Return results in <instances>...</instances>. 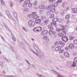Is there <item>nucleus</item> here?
<instances>
[{
	"label": "nucleus",
	"mask_w": 77,
	"mask_h": 77,
	"mask_svg": "<svg viewBox=\"0 0 77 77\" xmlns=\"http://www.w3.org/2000/svg\"><path fill=\"white\" fill-rule=\"evenodd\" d=\"M75 45H77V40H74L73 41Z\"/></svg>",
	"instance_id": "nucleus-41"
},
{
	"label": "nucleus",
	"mask_w": 77,
	"mask_h": 77,
	"mask_svg": "<svg viewBox=\"0 0 77 77\" xmlns=\"http://www.w3.org/2000/svg\"><path fill=\"white\" fill-rule=\"evenodd\" d=\"M55 50L56 51H58V50H60L58 47L55 48Z\"/></svg>",
	"instance_id": "nucleus-54"
},
{
	"label": "nucleus",
	"mask_w": 77,
	"mask_h": 77,
	"mask_svg": "<svg viewBox=\"0 0 77 77\" xmlns=\"http://www.w3.org/2000/svg\"><path fill=\"white\" fill-rule=\"evenodd\" d=\"M54 14H51L50 16V18H53V17H54Z\"/></svg>",
	"instance_id": "nucleus-49"
},
{
	"label": "nucleus",
	"mask_w": 77,
	"mask_h": 77,
	"mask_svg": "<svg viewBox=\"0 0 77 77\" xmlns=\"http://www.w3.org/2000/svg\"><path fill=\"white\" fill-rule=\"evenodd\" d=\"M2 15H3V14H2V13L0 12V16H2Z\"/></svg>",
	"instance_id": "nucleus-62"
},
{
	"label": "nucleus",
	"mask_w": 77,
	"mask_h": 77,
	"mask_svg": "<svg viewBox=\"0 0 77 77\" xmlns=\"http://www.w3.org/2000/svg\"><path fill=\"white\" fill-rule=\"evenodd\" d=\"M11 37L12 38V39L13 40V41H14V42H15V37H14V35H13L11 34Z\"/></svg>",
	"instance_id": "nucleus-26"
},
{
	"label": "nucleus",
	"mask_w": 77,
	"mask_h": 77,
	"mask_svg": "<svg viewBox=\"0 0 77 77\" xmlns=\"http://www.w3.org/2000/svg\"><path fill=\"white\" fill-rule=\"evenodd\" d=\"M33 18L34 19H37V18H39V17H38V15L36 14V15H33Z\"/></svg>",
	"instance_id": "nucleus-18"
},
{
	"label": "nucleus",
	"mask_w": 77,
	"mask_h": 77,
	"mask_svg": "<svg viewBox=\"0 0 77 77\" xmlns=\"http://www.w3.org/2000/svg\"><path fill=\"white\" fill-rule=\"evenodd\" d=\"M62 0H58L57 2V3H62Z\"/></svg>",
	"instance_id": "nucleus-42"
},
{
	"label": "nucleus",
	"mask_w": 77,
	"mask_h": 77,
	"mask_svg": "<svg viewBox=\"0 0 77 77\" xmlns=\"http://www.w3.org/2000/svg\"><path fill=\"white\" fill-rule=\"evenodd\" d=\"M69 23V20H67V23L68 24V23Z\"/></svg>",
	"instance_id": "nucleus-63"
},
{
	"label": "nucleus",
	"mask_w": 77,
	"mask_h": 77,
	"mask_svg": "<svg viewBox=\"0 0 77 77\" xmlns=\"http://www.w3.org/2000/svg\"><path fill=\"white\" fill-rule=\"evenodd\" d=\"M69 39L70 40H72V39H74V37L72 36L70 37Z\"/></svg>",
	"instance_id": "nucleus-46"
},
{
	"label": "nucleus",
	"mask_w": 77,
	"mask_h": 77,
	"mask_svg": "<svg viewBox=\"0 0 77 77\" xmlns=\"http://www.w3.org/2000/svg\"><path fill=\"white\" fill-rule=\"evenodd\" d=\"M37 5H38V1H35L33 5L34 6H36Z\"/></svg>",
	"instance_id": "nucleus-31"
},
{
	"label": "nucleus",
	"mask_w": 77,
	"mask_h": 77,
	"mask_svg": "<svg viewBox=\"0 0 77 77\" xmlns=\"http://www.w3.org/2000/svg\"><path fill=\"white\" fill-rule=\"evenodd\" d=\"M48 22H49V20H47L44 22L43 23L44 25L46 26V25L48 24Z\"/></svg>",
	"instance_id": "nucleus-15"
},
{
	"label": "nucleus",
	"mask_w": 77,
	"mask_h": 77,
	"mask_svg": "<svg viewBox=\"0 0 77 77\" xmlns=\"http://www.w3.org/2000/svg\"><path fill=\"white\" fill-rule=\"evenodd\" d=\"M69 7H67L66 8V11H68V10H69Z\"/></svg>",
	"instance_id": "nucleus-56"
},
{
	"label": "nucleus",
	"mask_w": 77,
	"mask_h": 77,
	"mask_svg": "<svg viewBox=\"0 0 77 77\" xmlns=\"http://www.w3.org/2000/svg\"><path fill=\"white\" fill-rule=\"evenodd\" d=\"M61 58H63V55H61Z\"/></svg>",
	"instance_id": "nucleus-64"
},
{
	"label": "nucleus",
	"mask_w": 77,
	"mask_h": 77,
	"mask_svg": "<svg viewBox=\"0 0 77 77\" xmlns=\"http://www.w3.org/2000/svg\"><path fill=\"white\" fill-rule=\"evenodd\" d=\"M1 3L2 5H5V3L3 1V0H1Z\"/></svg>",
	"instance_id": "nucleus-34"
},
{
	"label": "nucleus",
	"mask_w": 77,
	"mask_h": 77,
	"mask_svg": "<svg viewBox=\"0 0 77 77\" xmlns=\"http://www.w3.org/2000/svg\"><path fill=\"white\" fill-rule=\"evenodd\" d=\"M32 17V15L31 14H28V17H29V18H31Z\"/></svg>",
	"instance_id": "nucleus-48"
},
{
	"label": "nucleus",
	"mask_w": 77,
	"mask_h": 77,
	"mask_svg": "<svg viewBox=\"0 0 77 77\" xmlns=\"http://www.w3.org/2000/svg\"><path fill=\"white\" fill-rule=\"evenodd\" d=\"M65 2H63L62 4V6L63 7H64V6H65Z\"/></svg>",
	"instance_id": "nucleus-58"
},
{
	"label": "nucleus",
	"mask_w": 77,
	"mask_h": 77,
	"mask_svg": "<svg viewBox=\"0 0 77 77\" xmlns=\"http://www.w3.org/2000/svg\"><path fill=\"white\" fill-rule=\"evenodd\" d=\"M44 39H46V42H49V38H48V37L47 36H44L43 37Z\"/></svg>",
	"instance_id": "nucleus-14"
},
{
	"label": "nucleus",
	"mask_w": 77,
	"mask_h": 77,
	"mask_svg": "<svg viewBox=\"0 0 77 77\" xmlns=\"http://www.w3.org/2000/svg\"><path fill=\"white\" fill-rule=\"evenodd\" d=\"M33 5V4L32 3H29L28 4V6L29 8H32V6Z\"/></svg>",
	"instance_id": "nucleus-25"
},
{
	"label": "nucleus",
	"mask_w": 77,
	"mask_h": 77,
	"mask_svg": "<svg viewBox=\"0 0 77 77\" xmlns=\"http://www.w3.org/2000/svg\"><path fill=\"white\" fill-rule=\"evenodd\" d=\"M38 8L42 9H47V7L45 5H42L38 7Z\"/></svg>",
	"instance_id": "nucleus-8"
},
{
	"label": "nucleus",
	"mask_w": 77,
	"mask_h": 77,
	"mask_svg": "<svg viewBox=\"0 0 77 77\" xmlns=\"http://www.w3.org/2000/svg\"><path fill=\"white\" fill-rule=\"evenodd\" d=\"M24 12H28V8H24Z\"/></svg>",
	"instance_id": "nucleus-37"
},
{
	"label": "nucleus",
	"mask_w": 77,
	"mask_h": 77,
	"mask_svg": "<svg viewBox=\"0 0 77 77\" xmlns=\"http://www.w3.org/2000/svg\"><path fill=\"white\" fill-rule=\"evenodd\" d=\"M60 15H61L62 16H64V15H65V12L64 11H62L61 12Z\"/></svg>",
	"instance_id": "nucleus-28"
},
{
	"label": "nucleus",
	"mask_w": 77,
	"mask_h": 77,
	"mask_svg": "<svg viewBox=\"0 0 77 77\" xmlns=\"http://www.w3.org/2000/svg\"><path fill=\"white\" fill-rule=\"evenodd\" d=\"M68 47L69 48H71V49H73L74 47V45L72 43L69 44L68 46Z\"/></svg>",
	"instance_id": "nucleus-13"
},
{
	"label": "nucleus",
	"mask_w": 77,
	"mask_h": 77,
	"mask_svg": "<svg viewBox=\"0 0 77 77\" xmlns=\"http://www.w3.org/2000/svg\"><path fill=\"white\" fill-rule=\"evenodd\" d=\"M50 11H47L46 12V14H47V15H51V12H53L52 11H51L50 10Z\"/></svg>",
	"instance_id": "nucleus-24"
},
{
	"label": "nucleus",
	"mask_w": 77,
	"mask_h": 77,
	"mask_svg": "<svg viewBox=\"0 0 77 77\" xmlns=\"http://www.w3.org/2000/svg\"><path fill=\"white\" fill-rule=\"evenodd\" d=\"M55 0H49V2L50 3H53L54 2Z\"/></svg>",
	"instance_id": "nucleus-50"
},
{
	"label": "nucleus",
	"mask_w": 77,
	"mask_h": 77,
	"mask_svg": "<svg viewBox=\"0 0 77 77\" xmlns=\"http://www.w3.org/2000/svg\"><path fill=\"white\" fill-rule=\"evenodd\" d=\"M62 40L63 42H66L68 41V37H67V36H65L62 38Z\"/></svg>",
	"instance_id": "nucleus-6"
},
{
	"label": "nucleus",
	"mask_w": 77,
	"mask_h": 77,
	"mask_svg": "<svg viewBox=\"0 0 77 77\" xmlns=\"http://www.w3.org/2000/svg\"><path fill=\"white\" fill-rule=\"evenodd\" d=\"M26 62H27V63L29 64V65H30V63H29V62L27 60H26Z\"/></svg>",
	"instance_id": "nucleus-60"
},
{
	"label": "nucleus",
	"mask_w": 77,
	"mask_h": 77,
	"mask_svg": "<svg viewBox=\"0 0 77 77\" xmlns=\"http://www.w3.org/2000/svg\"><path fill=\"white\" fill-rule=\"evenodd\" d=\"M64 55L66 57H69V53L68 52H65L64 53Z\"/></svg>",
	"instance_id": "nucleus-17"
},
{
	"label": "nucleus",
	"mask_w": 77,
	"mask_h": 77,
	"mask_svg": "<svg viewBox=\"0 0 77 77\" xmlns=\"http://www.w3.org/2000/svg\"><path fill=\"white\" fill-rule=\"evenodd\" d=\"M58 19L57 18H55L52 20L53 23H51V26H54L56 24V21H57Z\"/></svg>",
	"instance_id": "nucleus-4"
},
{
	"label": "nucleus",
	"mask_w": 77,
	"mask_h": 77,
	"mask_svg": "<svg viewBox=\"0 0 77 77\" xmlns=\"http://www.w3.org/2000/svg\"><path fill=\"white\" fill-rule=\"evenodd\" d=\"M48 27L49 29H53V26H52L51 25H49L48 26Z\"/></svg>",
	"instance_id": "nucleus-32"
},
{
	"label": "nucleus",
	"mask_w": 77,
	"mask_h": 77,
	"mask_svg": "<svg viewBox=\"0 0 77 77\" xmlns=\"http://www.w3.org/2000/svg\"><path fill=\"white\" fill-rule=\"evenodd\" d=\"M39 13L40 14H44V10H41L39 11Z\"/></svg>",
	"instance_id": "nucleus-29"
},
{
	"label": "nucleus",
	"mask_w": 77,
	"mask_h": 77,
	"mask_svg": "<svg viewBox=\"0 0 77 77\" xmlns=\"http://www.w3.org/2000/svg\"><path fill=\"white\" fill-rule=\"evenodd\" d=\"M70 17V15L69 14H67L66 15V16L65 17V19L66 20H67V19H69V17Z\"/></svg>",
	"instance_id": "nucleus-21"
},
{
	"label": "nucleus",
	"mask_w": 77,
	"mask_h": 77,
	"mask_svg": "<svg viewBox=\"0 0 77 77\" xmlns=\"http://www.w3.org/2000/svg\"><path fill=\"white\" fill-rule=\"evenodd\" d=\"M0 65H3V62H0Z\"/></svg>",
	"instance_id": "nucleus-61"
},
{
	"label": "nucleus",
	"mask_w": 77,
	"mask_h": 77,
	"mask_svg": "<svg viewBox=\"0 0 77 77\" xmlns=\"http://www.w3.org/2000/svg\"><path fill=\"white\" fill-rule=\"evenodd\" d=\"M32 14L33 15H37V12H33L32 13Z\"/></svg>",
	"instance_id": "nucleus-33"
},
{
	"label": "nucleus",
	"mask_w": 77,
	"mask_h": 77,
	"mask_svg": "<svg viewBox=\"0 0 77 77\" xmlns=\"http://www.w3.org/2000/svg\"><path fill=\"white\" fill-rule=\"evenodd\" d=\"M76 63H75V62H73L72 64V66H73V67H75L76 66Z\"/></svg>",
	"instance_id": "nucleus-22"
},
{
	"label": "nucleus",
	"mask_w": 77,
	"mask_h": 77,
	"mask_svg": "<svg viewBox=\"0 0 77 77\" xmlns=\"http://www.w3.org/2000/svg\"><path fill=\"white\" fill-rule=\"evenodd\" d=\"M33 46L35 50H36V51L39 50V48H38V45L36 44H33Z\"/></svg>",
	"instance_id": "nucleus-7"
},
{
	"label": "nucleus",
	"mask_w": 77,
	"mask_h": 77,
	"mask_svg": "<svg viewBox=\"0 0 77 77\" xmlns=\"http://www.w3.org/2000/svg\"><path fill=\"white\" fill-rule=\"evenodd\" d=\"M41 19L42 20H44L45 19V17L44 16H42L41 17Z\"/></svg>",
	"instance_id": "nucleus-43"
},
{
	"label": "nucleus",
	"mask_w": 77,
	"mask_h": 77,
	"mask_svg": "<svg viewBox=\"0 0 77 77\" xmlns=\"http://www.w3.org/2000/svg\"><path fill=\"white\" fill-rule=\"evenodd\" d=\"M10 47H11V50H12V51H14V48H13V47L11 46V45H10Z\"/></svg>",
	"instance_id": "nucleus-52"
},
{
	"label": "nucleus",
	"mask_w": 77,
	"mask_h": 77,
	"mask_svg": "<svg viewBox=\"0 0 77 77\" xmlns=\"http://www.w3.org/2000/svg\"><path fill=\"white\" fill-rule=\"evenodd\" d=\"M69 48L67 46H66L65 48V50H67V51L68 50H69Z\"/></svg>",
	"instance_id": "nucleus-47"
},
{
	"label": "nucleus",
	"mask_w": 77,
	"mask_h": 77,
	"mask_svg": "<svg viewBox=\"0 0 77 77\" xmlns=\"http://www.w3.org/2000/svg\"><path fill=\"white\" fill-rule=\"evenodd\" d=\"M7 15L8 16V17H9L10 18H11V20H13V18L12 17V16H11V14H9Z\"/></svg>",
	"instance_id": "nucleus-35"
},
{
	"label": "nucleus",
	"mask_w": 77,
	"mask_h": 77,
	"mask_svg": "<svg viewBox=\"0 0 77 77\" xmlns=\"http://www.w3.org/2000/svg\"><path fill=\"white\" fill-rule=\"evenodd\" d=\"M35 22L36 24H41V19H37L35 21Z\"/></svg>",
	"instance_id": "nucleus-12"
},
{
	"label": "nucleus",
	"mask_w": 77,
	"mask_h": 77,
	"mask_svg": "<svg viewBox=\"0 0 77 77\" xmlns=\"http://www.w3.org/2000/svg\"><path fill=\"white\" fill-rule=\"evenodd\" d=\"M65 50L64 49H62L59 51V53H63V52H64Z\"/></svg>",
	"instance_id": "nucleus-20"
},
{
	"label": "nucleus",
	"mask_w": 77,
	"mask_h": 77,
	"mask_svg": "<svg viewBox=\"0 0 77 77\" xmlns=\"http://www.w3.org/2000/svg\"><path fill=\"white\" fill-rule=\"evenodd\" d=\"M68 32V30H66V29H64V31H62V33H64V34H66V33Z\"/></svg>",
	"instance_id": "nucleus-27"
},
{
	"label": "nucleus",
	"mask_w": 77,
	"mask_h": 77,
	"mask_svg": "<svg viewBox=\"0 0 77 77\" xmlns=\"http://www.w3.org/2000/svg\"><path fill=\"white\" fill-rule=\"evenodd\" d=\"M56 32L55 31H52V34H54V35L56 34Z\"/></svg>",
	"instance_id": "nucleus-59"
},
{
	"label": "nucleus",
	"mask_w": 77,
	"mask_h": 77,
	"mask_svg": "<svg viewBox=\"0 0 77 77\" xmlns=\"http://www.w3.org/2000/svg\"><path fill=\"white\" fill-rule=\"evenodd\" d=\"M32 51L33 52V53L35 54L37 56H38L39 58L41 59H43L44 57V56L43 54H40L38 51L35 52L33 50H32Z\"/></svg>",
	"instance_id": "nucleus-2"
},
{
	"label": "nucleus",
	"mask_w": 77,
	"mask_h": 77,
	"mask_svg": "<svg viewBox=\"0 0 77 77\" xmlns=\"http://www.w3.org/2000/svg\"><path fill=\"white\" fill-rule=\"evenodd\" d=\"M58 36L62 37L63 36V34H62V33H58Z\"/></svg>",
	"instance_id": "nucleus-19"
},
{
	"label": "nucleus",
	"mask_w": 77,
	"mask_h": 77,
	"mask_svg": "<svg viewBox=\"0 0 77 77\" xmlns=\"http://www.w3.org/2000/svg\"><path fill=\"white\" fill-rule=\"evenodd\" d=\"M30 2L29 0H27L25 2V4L23 5V7H26V5H27V4H29Z\"/></svg>",
	"instance_id": "nucleus-10"
},
{
	"label": "nucleus",
	"mask_w": 77,
	"mask_h": 77,
	"mask_svg": "<svg viewBox=\"0 0 77 77\" xmlns=\"http://www.w3.org/2000/svg\"><path fill=\"white\" fill-rule=\"evenodd\" d=\"M5 12L6 14H7V15H9V14H10V13H9V12L8 10H5Z\"/></svg>",
	"instance_id": "nucleus-38"
},
{
	"label": "nucleus",
	"mask_w": 77,
	"mask_h": 77,
	"mask_svg": "<svg viewBox=\"0 0 77 77\" xmlns=\"http://www.w3.org/2000/svg\"><path fill=\"white\" fill-rule=\"evenodd\" d=\"M48 33L50 35H53V31L51 30H50L49 31Z\"/></svg>",
	"instance_id": "nucleus-23"
},
{
	"label": "nucleus",
	"mask_w": 77,
	"mask_h": 77,
	"mask_svg": "<svg viewBox=\"0 0 77 77\" xmlns=\"http://www.w3.org/2000/svg\"><path fill=\"white\" fill-rule=\"evenodd\" d=\"M23 30L24 31H25V32H27V29L26 28H25V27H23Z\"/></svg>",
	"instance_id": "nucleus-40"
},
{
	"label": "nucleus",
	"mask_w": 77,
	"mask_h": 77,
	"mask_svg": "<svg viewBox=\"0 0 77 77\" xmlns=\"http://www.w3.org/2000/svg\"><path fill=\"white\" fill-rule=\"evenodd\" d=\"M14 17L16 20H18V17H17V13L16 12H14Z\"/></svg>",
	"instance_id": "nucleus-16"
},
{
	"label": "nucleus",
	"mask_w": 77,
	"mask_h": 77,
	"mask_svg": "<svg viewBox=\"0 0 77 77\" xmlns=\"http://www.w3.org/2000/svg\"><path fill=\"white\" fill-rule=\"evenodd\" d=\"M5 76L6 77H14L13 76H10V75H5Z\"/></svg>",
	"instance_id": "nucleus-53"
},
{
	"label": "nucleus",
	"mask_w": 77,
	"mask_h": 77,
	"mask_svg": "<svg viewBox=\"0 0 77 77\" xmlns=\"http://www.w3.org/2000/svg\"><path fill=\"white\" fill-rule=\"evenodd\" d=\"M55 45H59V42H56L55 43Z\"/></svg>",
	"instance_id": "nucleus-44"
},
{
	"label": "nucleus",
	"mask_w": 77,
	"mask_h": 77,
	"mask_svg": "<svg viewBox=\"0 0 77 77\" xmlns=\"http://www.w3.org/2000/svg\"><path fill=\"white\" fill-rule=\"evenodd\" d=\"M28 25L30 27H34L35 26V23L34 21L29 20L28 21Z\"/></svg>",
	"instance_id": "nucleus-3"
},
{
	"label": "nucleus",
	"mask_w": 77,
	"mask_h": 77,
	"mask_svg": "<svg viewBox=\"0 0 77 77\" xmlns=\"http://www.w3.org/2000/svg\"><path fill=\"white\" fill-rule=\"evenodd\" d=\"M60 26H62L61 27V28L62 29H63L62 30H63L65 29V26H63V25H60Z\"/></svg>",
	"instance_id": "nucleus-36"
},
{
	"label": "nucleus",
	"mask_w": 77,
	"mask_h": 77,
	"mask_svg": "<svg viewBox=\"0 0 77 77\" xmlns=\"http://www.w3.org/2000/svg\"><path fill=\"white\" fill-rule=\"evenodd\" d=\"M33 30L34 32H40L42 30V28L39 26L38 27L34 28Z\"/></svg>",
	"instance_id": "nucleus-5"
},
{
	"label": "nucleus",
	"mask_w": 77,
	"mask_h": 77,
	"mask_svg": "<svg viewBox=\"0 0 77 77\" xmlns=\"http://www.w3.org/2000/svg\"><path fill=\"white\" fill-rule=\"evenodd\" d=\"M71 11L72 13L74 14H77V8H74L71 9Z\"/></svg>",
	"instance_id": "nucleus-9"
},
{
	"label": "nucleus",
	"mask_w": 77,
	"mask_h": 77,
	"mask_svg": "<svg viewBox=\"0 0 77 77\" xmlns=\"http://www.w3.org/2000/svg\"><path fill=\"white\" fill-rule=\"evenodd\" d=\"M59 50H60V49H61V48H62V46H59L58 47Z\"/></svg>",
	"instance_id": "nucleus-57"
},
{
	"label": "nucleus",
	"mask_w": 77,
	"mask_h": 77,
	"mask_svg": "<svg viewBox=\"0 0 77 77\" xmlns=\"http://www.w3.org/2000/svg\"><path fill=\"white\" fill-rule=\"evenodd\" d=\"M47 33H48V30H44L42 32L41 34L42 35H45L47 34Z\"/></svg>",
	"instance_id": "nucleus-11"
},
{
	"label": "nucleus",
	"mask_w": 77,
	"mask_h": 77,
	"mask_svg": "<svg viewBox=\"0 0 77 77\" xmlns=\"http://www.w3.org/2000/svg\"><path fill=\"white\" fill-rule=\"evenodd\" d=\"M36 74L37 75V76H38V77H40V76L41 75V74H39V73H37Z\"/></svg>",
	"instance_id": "nucleus-55"
},
{
	"label": "nucleus",
	"mask_w": 77,
	"mask_h": 77,
	"mask_svg": "<svg viewBox=\"0 0 77 77\" xmlns=\"http://www.w3.org/2000/svg\"><path fill=\"white\" fill-rule=\"evenodd\" d=\"M74 61L76 62H77V57H76L74 58Z\"/></svg>",
	"instance_id": "nucleus-45"
},
{
	"label": "nucleus",
	"mask_w": 77,
	"mask_h": 77,
	"mask_svg": "<svg viewBox=\"0 0 77 77\" xmlns=\"http://www.w3.org/2000/svg\"><path fill=\"white\" fill-rule=\"evenodd\" d=\"M58 6V3H54L52 5H50L47 8L48 10L49 11H51V12H54L56 11L55 8H53V7H54V8H56Z\"/></svg>",
	"instance_id": "nucleus-1"
},
{
	"label": "nucleus",
	"mask_w": 77,
	"mask_h": 77,
	"mask_svg": "<svg viewBox=\"0 0 77 77\" xmlns=\"http://www.w3.org/2000/svg\"><path fill=\"white\" fill-rule=\"evenodd\" d=\"M10 6L11 8H12V7H13V3H12V2H11L10 3Z\"/></svg>",
	"instance_id": "nucleus-51"
},
{
	"label": "nucleus",
	"mask_w": 77,
	"mask_h": 77,
	"mask_svg": "<svg viewBox=\"0 0 77 77\" xmlns=\"http://www.w3.org/2000/svg\"><path fill=\"white\" fill-rule=\"evenodd\" d=\"M59 43V44H60V45H64V44H65V43H63L62 42L60 41Z\"/></svg>",
	"instance_id": "nucleus-39"
},
{
	"label": "nucleus",
	"mask_w": 77,
	"mask_h": 77,
	"mask_svg": "<svg viewBox=\"0 0 77 77\" xmlns=\"http://www.w3.org/2000/svg\"><path fill=\"white\" fill-rule=\"evenodd\" d=\"M63 29H60L59 28H57L56 29V31L57 32H60L61 30H62Z\"/></svg>",
	"instance_id": "nucleus-30"
}]
</instances>
